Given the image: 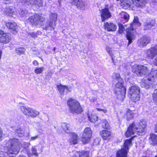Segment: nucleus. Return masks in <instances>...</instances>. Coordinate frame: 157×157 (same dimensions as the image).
I'll use <instances>...</instances> for the list:
<instances>
[{
	"label": "nucleus",
	"mask_w": 157,
	"mask_h": 157,
	"mask_svg": "<svg viewBox=\"0 0 157 157\" xmlns=\"http://www.w3.org/2000/svg\"><path fill=\"white\" fill-rule=\"evenodd\" d=\"M146 124L144 121L134 122L131 124L126 132L125 135L129 137L135 133L140 135H143L145 133Z\"/></svg>",
	"instance_id": "nucleus-1"
},
{
	"label": "nucleus",
	"mask_w": 157,
	"mask_h": 157,
	"mask_svg": "<svg viewBox=\"0 0 157 157\" xmlns=\"http://www.w3.org/2000/svg\"><path fill=\"white\" fill-rule=\"evenodd\" d=\"M7 144L9 147L6 152L5 153V155H8L9 156L13 157V155H16L18 153L21 145L19 140L16 138L10 139Z\"/></svg>",
	"instance_id": "nucleus-2"
},
{
	"label": "nucleus",
	"mask_w": 157,
	"mask_h": 157,
	"mask_svg": "<svg viewBox=\"0 0 157 157\" xmlns=\"http://www.w3.org/2000/svg\"><path fill=\"white\" fill-rule=\"evenodd\" d=\"M67 105L70 112L72 113L79 114L82 111L79 103L75 99L70 98L67 101Z\"/></svg>",
	"instance_id": "nucleus-3"
},
{
	"label": "nucleus",
	"mask_w": 157,
	"mask_h": 157,
	"mask_svg": "<svg viewBox=\"0 0 157 157\" xmlns=\"http://www.w3.org/2000/svg\"><path fill=\"white\" fill-rule=\"evenodd\" d=\"M117 81L114 93L118 98L123 99L124 98L126 94V89L123 86V81L122 78H120L119 80Z\"/></svg>",
	"instance_id": "nucleus-4"
},
{
	"label": "nucleus",
	"mask_w": 157,
	"mask_h": 157,
	"mask_svg": "<svg viewBox=\"0 0 157 157\" xmlns=\"http://www.w3.org/2000/svg\"><path fill=\"white\" fill-rule=\"evenodd\" d=\"M140 90L136 85H133L129 89L128 96L131 100L136 102L140 99Z\"/></svg>",
	"instance_id": "nucleus-5"
},
{
	"label": "nucleus",
	"mask_w": 157,
	"mask_h": 157,
	"mask_svg": "<svg viewBox=\"0 0 157 157\" xmlns=\"http://www.w3.org/2000/svg\"><path fill=\"white\" fill-rule=\"evenodd\" d=\"M20 109L22 112L25 115L36 117L39 114V112L38 111L28 106H21Z\"/></svg>",
	"instance_id": "nucleus-6"
},
{
	"label": "nucleus",
	"mask_w": 157,
	"mask_h": 157,
	"mask_svg": "<svg viewBox=\"0 0 157 157\" xmlns=\"http://www.w3.org/2000/svg\"><path fill=\"white\" fill-rule=\"evenodd\" d=\"M45 20L44 18L37 14L30 16L29 18V20L31 24L35 26L38 25H42V22L44 21Z\"/></svg>",
	"instance_id": "nucleus-7"
},
{
	"label": "nucleus",
	"mask_w": 157,
	"mask_h": 157,
	"mask_svg": "<svg viewBox=\"0 0 157 157\" xmlns=\"http://www.w3.org/2000/svg\"><path fill=\"white\" fill-rule=\"evenodd\" d=\"M149 71L148 68L146 66L142 65H137L132 70L133 73L140 75L147 74L149 72Z\"/></svg>",
	"instance_id": "nucleus-8"
},
{
	"label": "nucleus",
	"mask_w": 157,
	"mask_h": 157,
	"mask_svg": "<svg viewBox=\"0 0 157 157\" xmlns=\"http://www.w3.org/2000/svg\"><path fill=\"white\" fill-rule=\"evenodd\" d=\"M92 131L90 128L87 127L84 130L82 136V141L84 144L87 143L92 136Z\"/></svg>",
	"instance_id": "nucleus-9"
},
{
	"label": "nucleus",
	"mask_w": 157,
	"mask_h": 157,
	"mask_svg": "<svg viewBox=\"0 0 157 157\" xmlns=\"http://www.w3.org/2000/svg\"><path fill=\"white\" fill-rule=\"evenodd\" d=\"M22 3L25 5H31L34 6L37 8L41 7L43 4L42 0H20Z\"/></svg>",
	"instance_id": "nucleus-10"
},
{
	"label": "nucleus",
	"mask_w": 157,
	"mask_h": 157,
	"mask_svg": "<svg viewBox=\"0 0 157 157\" xmlns=\"http://www.w3.org/2000/svg\"><path fill=\"white\" fill-rule=\"evenodd\" d=\"M11 34L8 33H4L2 31L0 30V43L7 44L11 40Z\"/></svg>",
	"instance_id": "nucleus-11"
},
{
	"label": "nucleus",
	"mask_w": 157,
	"mask_h": 157,
	"mask_svg": "<svg viewBox=\"0 0 157 157\" xmlns=\"http://www.w3.org/2000/svg\"><path fill=\"white\" fill-rule=\"evenodd\" d=\"M134 29L133 28L130 27L128 28L126 30L127 39L128 40V45L135 39L136 36L134 32Z\"/></svg>",
	"instance_id": "nucleus-12"
},
{
	"label": "nucleus",
	"mask_w": 157,
	"mask_h": 157,
	"mask_svg": "<svg viewBox=\"0 0 157 157\" xmlns=\"http://www.w3.org/2000/svg\"><path fill=\"white\" fill-rule=\"evenodd\" d=\"M148 78L147 76L142 79L141 82H140V85L142 87L147 89L151 87L152 88L154 87L153 84H155V83L154 82L152 84L151 83L152 80Z\"/></svg>",
	"instance_id": "nucleus-13"
},
{
	"label": "nucleus",
	"mask_w": 157,
	"mask_h": 157,
	"mask_svg": "<svg viewBox=\"0 0 157 157\" xmlns=\"http://www.w3.org/2000/svg\"><path fill=\"white\" fill-rule=\"evenodd\" d=\"M146 56L151 59H153L157 55V45L147 50Z\"/></svg>",
	"instance_id": "nucleus-14"
},
{
	"label": "nucleus",
	"mask_w": 157,
	"mask_h": 157,
	"mask_svg": "<svg viewBox=\"0 0 157 157\" xmlns=\"http://www.w3.org/2000/svg\"><path fill=\"white\" fill-rule=\"evenodd\" d=\"M151 40L150 37L145 36H143L138 41V44L139 46L143 47L146 46L149 43Z\"/></svg>",
	"instance_id": "nucleus-15"
},
{
	"label": "nucleus",
	"mask_w": 157,
	"mask_h": 157,
	"mask_svg": "<svg viewBox=\"0 0 157 157\" xmlns=\"http://www.w3.org/2000/svg\"><path fill=\"white\" fill-rule=\"evenodd\" d=\"M70 2L72 5L77 6L79 9L85 10L86 6V3L82 0H70Z\"/></svg>",
	"instance_id": "nucleus-16"
},
{
	"label": "nucleus",
	"mask_w": 157,
	"mask_h": 157,
	"mask_svg": "<svg viewBox=\"0 0 157 157\" xmlns=\"http://www.w3.org/2000/svg\"><path fill=\"white\" fill-rule=\"evenodd\" d=\"M101 15V21L102 22L107 20L112 16L111 12L107 8L102 9Z\"/></svg>",
	"instance_id": "nucleus-17"
},
{
	"label": "nucleus",
	"mask_w": 157,
	"mask_h": 157,
	"mask_svg": "<svg viewBox=\"0 0 157 157\" xmlns=\"http://www.w3.org/2000/svg\"><path fill=\"white\" fill-rule=\"evenodd\" d=\"M6 25L12 33L16 34L17 33L16 30L17 26L16 23L13 21H8L6 23Z\"/></svg>",
	"instance_id": "nucleus-18"
},
{
	"label": "nucleus",
	"mask_w": 157,
	"mask_h": 157,
	"mask_svg": "<svg viewBox=\"0 0 157 157\" xmlns=\"http://www.w3.org/2000/svg\"><path fill=\"white\" fill-rule=\"evenodd\" d=\"M104 27L105 29L108 31H114L117 29L116 25L110 22H107L105 23Z\"/></svg>",
	"instance_id": "nucleus-19"
},
{
	"label": "nucleus",
	"mask_w": 157,
	"mask_h": 157,
	"mask_svg": "<svg viewBox=\"0 0 157 157\" xmlns=\"http://www.w3.org/2000/svg\"><path fill=\"white\" fill-rule=\"evenodd\" d=\"M147 77L149 79L153 81V82L156 83L157 82V70L152 69L151 73L148 75Z\"/></svg>",
	"instance_id": "nucleus-20"
},
{
	"label": "nucleus",
	"mask_w": 157,
	"mask_h": 157,
	"mask_svg": "<svg viewBox=\"0 0 157 157\" xmlns=\"http://www.w3.org/2000/svg\"><path fill=\"white\" fill-rule=\"evenodd\" d=\"M126 147H123L118 151L117 154V157H127L128 151L126 149Z\"/></svg>",
	"instance_id": "nucleus-21"
},
{
	"label": "nucleus",
	"mask_w": 157,
	"mask_h": 157,
	"mask_svg": "<svg viewBox=\"0 0 157 157\" xmlns=\"http://www.w3.org/2000/svg\"><path fill=\"white\" fill-rule=\"evenodd\" d=\"M70 134L71 137L69 140L70 144L71 145L76 144L78 139L77 134L72 132H71Z\"/></svg>",
	"instance_id": "nucleus-22"
},
{
	"label": "nucleus",
	"mask_w": 157,
	"mask_h": 157,
	"mask_svg": "<svg viewBox=\"0 0 157 157\" xmlns=\"http://www.w3.org/2000/svg\"><path fill=\"white\" fill-rule=\"evenodd\" d=\"M56 24H54L50 21L46 23L45 25L43 27V29L46 30H51L55 27Z\"/></svg>",
	"instance_id": "nucleus-23"
},
{
	"label": "nucleus",
	"mask_w": 157,
	"mask_h": 157,
	"mask_svg": "<svg viewBox=\"0 0 157 157\" xmlns=\"http://www.w3.org/2000/svg\"><path fill=\"white\" fill-rule=\"evenodd\" d=\"M100 134L104 140H107L110 138L111 133L109 131L103 130L100 132Z\"/></svg>",
	"instance_id": "nucleus-24"
},
{
	"label": "nucleus",
	"mask_w": 157,
	"mask_h": 157,
	"mask_svg": "<svg viewBox=\"0 0 157 157\" xmlns=\"http://www.w3.org/2000/svg\"><path fill=\"white\" fill-rule=\"evenodd\" d=\"M88 118L89 120L94 123L97 122V124H99L101 121L100 119H98V117L96 115L91 114V115H88Z\"/></svg>",
	"instance_id": "nucleus-25"
},
{
	"label": "nucleus",
	"mask_w": 157,
	"mask_h": 157,
	"mask_svg": "<svg viewBox=\"0 0 157 157\" xmlns=\"http://www.w3.org/2000/svg\"><path fill=\"white\" fill-rule=\"evenodd\" d=\"M147 0H133V4L137 7H142L144 6Z\"/></svg>",
	"instance_id": "nucleus-26"
},
{
	"label": "nucleus",
	"mask_w": 157,
	"mask_h": 157,
	"mask_svg": "<svg viewBox=\"0 0 157 157\" xmlns=\"http://www.w3.org/2000/svg\"><path fill=\"white\" fill-rule=\"evenodd\" d=\"M155 24L154 20L151 21L150 22H147L144 23V25L145 30L150 29L152 27L154 26Z\"/></svg>",
	"instance_id": "nucleus-27"
},
{
	"label": "nucleus",
	"mask_w": 157,
	"mask_h": 157,
	"mask_svg": "<svg viewBox=\"0 0 157 157\" xmlns=\"http://www.w3.org/2000/svg\"><path fill=\"white\" fill-rule=\"evenodd\" d=\"M149 142L152 145L157 144V136L152 134H151L149 137Z\"/></svg>",
	"instance_id": "nucleus-28"
},
{
	"label": "nucleus",
	"mask_w": 157,
	"mask_h": 157,
	"mask_svg": "<svg viewBox=\"0 0 157 157\" xmlns=\"http://www.w3.org/2000/svg\"><path fill=\"white\" fill-rule=\"evenodd\" d=\"M57 14L56 13H52L49 17V21H51L54 24H56V22L57 21Z\"/></svg>",
	"instance_id": "nucleus-29"
},
{
	"label": "nucleus",
	"mask_w": 157,
	"mask_h": 157,
	"mask_svg": "<svg viewBox=\"0 0 157 157\" xmlns=\"http://www.w3.org/2000/svg\"><path fill=\"white\" fill-rule=\"evenodd\" d=\"M61 127L63 130L67 133H70V131L69 130V125L66 123H63L61 124Z\"/></svg>",
	"instance_id": "nucleus-30"
},
{
	"label": "nucleus",
	"mask_w": 157,
	"mask_h": 157,
	"mask_svg": "<svg viewBox=\"0 0 157 157\" xmlns=\"http://www.w3.org/2000/svg\"><path fill=\"white\" fill-rule=\"evenodd\" d=\"M31 151L32 153L29 151L27 152V154L28 156L30 157L33 155H34L36 156H38V154L37 152V150L36 149V148L35 146L32 147L31 148Z\"/></svg>",
	"instance_id": "nucleus-31"
},
{
	"label": "nucleus",
	"mask_w": 157,
	"mask_h": 157,
	"mask_svg": "<svg viewBox=\"0 0 157 157\" xmlns=\"http://www.w3.org/2000/svg\"><path fill=\"white\" fill-rule=\"evenodd\" d=\"M57 88L59 93L62 95H63L65 90H67V87L63 86L61 84L57 86Z\"/></svg>",
	"instance_id": "nucleus-32"
},
{
	"label": "nucleus",
	"mask_w": 157,
	"mask_h": 157,
	"mask_svg": "<svg viewBox=\"0 0 157 157\" xmlns=\"http://www.w3.org/2000/svg\"><path fill=\"white\" fill-rule=\"evenodd\" d=\"M18 11L19 14L21 17H24L28 15V12L26 10L20 9Z\"/></svg>",
	"instance_id": "nucleus-33"
},
{
	"label": "nucleus",
	"mask_w": 157,
	"mask_h": 157,
	"mask_svg": "<svg viewBox=\"0 0 157 157\" xmlns=\"http://www.w3.org/2000/svg\"><path fill=\"white\" fill-rule=\"evenodd\" d=\"M5 12L7 15L9 16H12L13 13L14 12L12 8H11L10 7H7L6 8Z\"/></svg>",
	"instance_id": "nucleus-34"
},
{
	"label": "nucleus",
	"mask_w": 157,
	"mask_h": 157,
	"mask_svg": "<svg viewBox=\"0 0 157 157\" xmlns=\"http://www.w3.org/2000/svg\"><path fill=\"white\" fill-rule=\"evenodd\" d=\"M15 51L16 54L18 55H20L24 54L25 49L24 48H16Z\"/></svg>",
	"instance_id": "nucleus-35"
},
{
	"label": "nucleus",
	"mask_w": 157,
	"mask_h": 157,
	"mask_svg": "<svg viewBox=\"0 0 157 157\" xmlns=\"http://www.w3.org/2000/svg\"><path fill=\"white\" fill-rule=\"evenodd\" d=\"M126 115L128 120L132 119L133 117V113L132 112V111L129 110L127 111Z\"/></svg>",
	"instance_id": "nucleus-36"
},
{
	"label": "nucleus",
	"mask_w": 157,
	"mask_h": 157,
	"mask_svg": "<svg viewBox=\"0 0 157 157\" xmlns=\"http://www.w3.org/2000/svg\"><path fill=\"white\" fill-rule=\"evenodd\" d=\"M131 145V140L130 139L127 140H125L123 147H126V149L128 150H129V146Z\"/></svg>",
	"instance_id": "nucleus-37"
},
{
	"label": "nucleus",
	"mask_w": 157,
	"mask_h": 157,
	"mask_svg": "<svg viewBox=\"0 0 157 157\" xmlns=\"http://www.w3.org/2000/svg\"><path fill=\"white\" fill-rule=\"evenodd\" d=\"M137 25L138 26L140 25V23L139 22L138 18L137 17H134L133 22L131 23V27L133 26L134 25Z\"/></svg>",
	"instance_id": "nucleus-38"
},
{
	"label": "nucleus",
	"mask_w": 157,
	"mask_h": 157,
	"mask_svg": "<svg viewBox=\"0 0 157 157\" xmlns=\"http://www.w3.org/2000/svg\"><path fill=\"white\" fill-rule=\"evenodd\" d=\"M102 126L103 128L106 129H109L110 126L106 120L104 119L102 120Z\"/></svg>",
	"instance_id": "nucleus-39"
},
{
	"label": "nucleus",
	"mask_w": 157,
	"mask_h": 157,
	"mask_svg": "<svg viewBox=\"0 0 157 157\" xmlns=\"http://www.w3.org/2000/svg\"><path fill=\"white\" fill-rule=\"evenodd\" d=\"M89 153L88 151H83L79 152V157H89Z\"/></svg>",
	"instance_id": "nucleus-40"
},
{
	"label": "nucleus",
	"mask_w": 157,
	"mask_h": 157,
	"mask_svg": "<svg viewBox=\"0 0 157 157\" xmlns=\"http://www.w3.org/2000/svg\"><path fill=\"white\" fill-rule=\"evenodd\" d=\"M119 25V29L118 30V32L120 34L122 33L124 30V27L123 25L119 23L118 24Z\"/></svg>",
	"instance_id": "nucleus-41"
},
{
	"label": "nucleus",
	"mask_w": 157,
	"mask_h": 157,
	"mask_svg": "<svg viewBox=\"0 0 157 157\" xmlns=\"http://www.w3.org/2000/svg\"><path fill=\"white\" fill-rule=\"evenodd\" d=\"M23 132L21 129L19 128L16 130L15 134L20 137H22L23 135Z\"/></svg>",
	"instance_id": "nucleus-42"
},
{
	"label": "nucleus",
	"mask_w": 157,
	"mask_h": 157,
	"mask_svg": "<svg viewBox=\"0 0 157 157\" xmlns=\"http://www.w3.org/2000/svg\"><path fill=\"white\" fill-rule=\"evenodd\" d=\"M44 68L43 67H37L34 70L35 72L37 74L42 73L44 71Z\"/></svg>",
	"instance_id": "nucleus-43"
},
{
	"label": "nucleus",
	"mask_w": 157,
	"mask_h": 157,
	"mask_svg": "<svg viewBox=\"0 0 157 157\" xmlns=\"http://www.w3.org/2000/svg\"><path fill=\"white\" fill-rule=\"evenodd\" d=\"M121 14L122 17L124 18L126 21H128L129 19V15L124 12H122Z\"/></svg>",
	"instance_id": "nucleus-44"
},
{
	"label": "nucleus",
	"mask_w": 157,
	"mask_h": 157,
	"mask_svg": "<svg viewBox=\"0 0 157 157\" xmlns=\"http://www.w3.org/2000/svg\"><path fill=\"white\" fill-rule=\"evenodd\" d=\"M121 6L123 8L125 9H128L130 6V5L126 2L121 4Z\"/></svg>",
	"instance_id": "nucleus-45"
},
{
	"label": "nucleus",
	"mask_w": 157,
	"mask_h": 157,
	"mask_svg": "<svg viewBox=\"0 0 157 157\" xmlns=\"http://www.w3.org/2000/svg\"><path fill=\"white\" fill-rule=\"evenodd\" d=\"M113 77L114 79H116L117 81L119 80V78H121L119 73H114L113 75Z\"/></svg>",
	"instance_id": "nucleus-46"
},
{
	"label": "nucleus",
	"mask_w": 157,
	"mask_h": 157,
	"mask_svg": "<svg viewBox=\"0 0 157 157\" xmlns=\"http://www.w3.org/2000/svg\"><path fill=\"white\" fill-rule=\"evenodd\" d=\"M153 98L154 101L157 103V89H155L154 91Z\"/></svg>",
	"instance_id": "nucleus-47"
},
{
	"label": "nucleus",
	"mask_w": 157,
	"mask_h": 157,
	"mask_svg": "<svg viewBox=\"0 0 157 157\" xmlns=\"http://www.w3.org/2000/svg\"><path fill=\"white\" fill-rule=\"evenodd\" d=\"M89 100L91 102H94L96 101V98L94 97H90Z\"/></svg>",
	"instance_id": "nucleus-48"
},
{
	"label": "nucleus",
	"mask_w": 157,
	"mask_h": 157,
	"mask_svg": "<svg viewBox=\"0 0 157 157\" xmlns=\"http://www.w3.org/2000/svg\"><path fill=\"white\" fill-rule=\"evenodd\" d=\"M29 34L30 36L33 37L35 38L36 37V33L35 32H32L30 33Z\"/></svg>",
	"instance_id": "nucleus-49"
},
{
	"label": "nucleus",
	"mask_w": 157,
	"mask_h": 157,
	"mask_svg": "<svg viewBox=\"0 0 157 157\" xmlns=\"http://www.w3.org/2000/svg\"><path fill=\"white\" fill-rule=\"evenodd\" d=\"M3 136V131L2 128L0 127V141L2 140Z\"/></svg>",
	"instance_id": "nucleus-50"
},
{
	"label": "nucleus",
	"mask_w": 157,
	"mask_h": 157,
	"mask_svg": "<svg viewBox=\"0 0 157 157\" xmlns=\"http://www.w3.org/2000/svg\"><path fill=\"white\" fill-rule=\"evenodd\" d=\"M31 49L34 54H36L38 52L37 49L35 48H31Z\"/></svg>",
	"instance_id": "nucleus-51"
},
{
	"label": "nucleus",
	"mask_w": 157,
	"mask_h": 157,
	"mask_svg": "<svg viewBox=\"0 0 157 157\" xmlns=\"http://www.w3.org/2000/svg\"><path fill=\"white\" fill-rule=\"evenodd\" d=\"M39 138V135H37L35 136H32L31 138V140H34Z\"/></svg>",
	"instance_id": "nucleus-52"
},
{
	"label": "nucleus",
	"mask_w": 157,
	"mask_h": 157,
	"mask_svg": "<svg viewBox=\"0 0 157 157\" xmlns=\"http://www.w3.org/2000/svg\"><path fill=\"white\" fill-rule=\"evenodd\" d=\"M97 109L98 111H102L104 113H106L107 111V110L106 109H104L100 108H97Z\"/></svg>",
	"instance_id": "nucleus-53"
},
{
	"label": "nucleus",
	"mask_w": 157,
	"mask_h": 157,
	"mask_svg": "<svg viewBox=\"0 0 157 157\" xmlns=\"http://www.w3.org/2000/svg\"><path fill=\"white\" fill-rule=\"evenodd\" d=\"M5 152H2L1 153H0V157H5V156H6L7 155H5Z\"/></svg>",
	"instance_id": "nucleus-54"
},
{
	"label": "nucleus",
	"mask_w": 157,
	"mask_h": 157,
	"mask_svg": "<svg viewBox=\"0 0 157 157\" xmlns=\"http://www.w3.org/2000/svg\"><path fill=\"white\" fill-rule=\"evenodd\" d=\"M33 63L34 65L36 66L38 64V62L36 60H34L33 61Z\"/></svg>",
	"instance_id": "nucleus-55"
},
{
	"label": "nucleus",
	"mask_w": 157,
	"mask_h": 157,
	"mask_svg": "<svg viewBox=\"0 0 157 157\" xmlns=\"http://www.w3.org/2000/svg\"><path fill=\"white\" fill-rule=\"evenodd\" d=\"M117 1H120L121 2V4H122V3H123V2H124L126 1V0H116Z\"/></svg>",
	"instance_id": "nucleus-56"
},
{
	"label": "nucleus",
	"mask_w": 157,
	"mask_h": 157,
	"mask_svg": "<svg viewBox=\"0 0 157 157\" xmlns=\"http://www.w3.org/2000/svg\"><path fill=\"white\" fill-rule=\"evenodd\" d=\"M154 63L155 65L157 66V57L155 58L154 62Z\"/></svg>",
	"instance_id": "nucleus-57"
},
{
	"label": "nucleus",
	"mask_w": 157,
	"mask_h": 157,
	"mask_svg": "<svg viewBox=\"0 0 157 157\" xmlns=\"http://www.w3.org/2000/svg\"><path fill=\"white\" fill-rule=\"evenodd\" d=\"M106 50L107 51V52L110 54H111V51H110V49L108 48H106Z\"/></svg>",
	"instance_id": "nucleus-58"
},
{
	"label": "nucleus",
	"mask_w": 157,
	"mask_h": 157,
	"mask_svg": "<svg viewBox=\"0 0 157 157\" xmlns=\"http://www.w3.org/2000/svg\"><path fill=\"white\" fill-rule=\"evenodd\" d=\"M155 132H157V123L155 128Z\"/></svg>",
	"instance_id": "nucleus-59"
},
{
	"label": "nucleus",
	"mask_w": 157,
	"mask_h": 157,
	"mask_svg": "<svg viewBox=\"0 0 157 157\" xmlns=\"http://www.w3.org/2000/svg\"><path fill=\"white\" fill-rule=\"evenodd\" d=\"M2 50H0V58L1 59L2 56Z\"/></svg>",
	"instance_id": "nucleus-60"
},
{
	"label": "nucleus",
	"mask_w": 157,
	"mask_h": 157,
	"mask_svg": "<svg viewBox=\"0 0 157 157\" xmlns=\"http://www.w3.org/2000/svg\"><path fill=\"white\" fill-rule=\"evenodd\" d=\"M152 2H153L157 3V0H152Z\"/></svg>",
	"instance_id": "nucleus-61"
},
{
	"label": "nucleus",
	"mask_w": 157,
	"mask_h": 157,
	"mask_svg": "<svg viewBox=\"0 0 157 157\" xmlns=\"http://www.w3.org/2000/svg\"><path fill=\"white\" fill-rule=\"evenodd\" d=\"M19 157H26V156L24 155H20L19 156Z\"/></svg>",
	"instance_id": "nucleus-62"
},
{
	"label": "nucleus",
	"mask_w": 157,
	"mask_h": 157,
	"mask_svg": "<svg viewBox=\"0 0 157 157\" xmlns=\"http://www.w3.org/2000/svg\"><path fill=\"white\" fill-rule=\"evenodd\" d=\"M56 48L55 47H54L53 49V50L54 51H55V50H56Z\"/></svg>",
	"instance_id": "nucleus-63"
},
{
	"label": "nucleus",
	"mask_w": 157,
	"mask_h": 157,
	"mask_svg": "<svg viewBox=\"0 0 157 157\" xmlns=\"http://www.w3.org/2000/svg\"><path fill=\"white\" fill-rule=\"evenodd\" d=\"M112 59L113 62L114 59H113V58L112 57Z\"/></svg>",
	"instance_id": "nucleus-64"
}]
</instances>
